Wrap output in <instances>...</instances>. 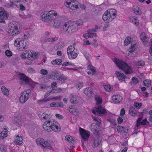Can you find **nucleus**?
Here are the masks:
<instances>
[{"label": "nucleus", "instance_id": "nucleus-17", "mask_svg": "<svg viewBox=\"0 0 152 152\" xmlns=\"http://www.w3.org/2000/svg\"><path fill=\"white\" fill-rule=\"evenodd\" d=\"M140 38L142 41L143 44L146 46L148 43V37L146 36V34L144 33H142L140 36Z\"/></svg>", "mask_w": 152, "mask_h": 152}, {"label": "nucleus", "instance_id": "nucleus-13", "mask_svg": "<svg viewBox=\"0 0 152 152\" xmlns=\"http://www.w3.org/2000/svg\"><path fill=\"white\" fill-rule=\"evenodd\" d=\"M9 14L6 11H4V9L2 8H0V22L5 23V22L3 18L7 19Z\"/></svg>", "mask_w": 152, "mask_h": 152}, {"label": "nucleus", "instance_id": "nucleus-44", "mask_svg": "<svg viewBox=\"0 0 152 152\" xmlns=\"http://www.w3.org/2000/svg\"><path fill=\"white\" fill-rule=\"evenodd\" d=\"M93 118L94 121H96V122L95 125H100L101 124V120L96 117L93 116Z\"/></svg>", "mask_w": 152, "mask_h": 152}, {"label": "nucleus", "instance_id": "nucleus-25", "mask_svg": "<svg viewBox=\"0 0 152 152\" xmlns=\"http://www.w3.org/2000/svg\"><path fill=\"white\" fill-rule=\"evenodd\" d=\"M48 12L52 20H54L58 16L57 12L55 10H51L49 11Z\"/></svg>", "mask_w": 152, "mask_h": 152}, {"label": "nucleus", "instance_id": "nucleus-9", "mask_svg": "<svg viewBox=\"0 0 152 152\" xmlns=\"http://www.w3.org/2000/svg\"><path fill=\"white\" fill-rule=\"evenodd\" d=\"M93 148H95L100 146L102 141V137L100 136H95V137L91 140H89Z\"/></svg>", "mask_w": 152, "mask_h": 152}, {"label": "nucleus", "instance_id": "nucleus-59", "mask_svg": "<svg viewBox=\"0 0 152 152\" xmlns=\"http://www.w3.org/2000/svg\"><path fill=\"white\" fill-rule=\"evenodd\" d=\"M150 42L151 45L149 47V52L150 54L152 55V39L150 40Z\"/></svg>", "mask_w": 152, "mask_h": 152}, {"label": "nucleus", "instance_id": "nucleus-48", "mask_svg": "<svg viewBox=\"0 0 152 152\" xmlns=\"http://www.w3.org/2000/svg\"><path fill=\"white\" fill-rule=\"evenodd\" d=\"M83 84L82 82L78 83L76 85V87L79 90L83 86Z\"/></svg>", "mask_w": 152, "mask_h": 152}, {"label": "nucleus", "instance_id": "nucleus-12", "mask_svg": "<svg viewBox=\"0 0 152 152\" xmlns=\"http://www.w3.org/2000/svg\"><path fill=\"white\" fill-rule=\"evenodd\" d=\"M26 53H25L27 56V58L31 60H34L37 57L38 54L34 52H31L28 50L26 51Z\"/></svg>", "mask_w": 152, "mask_h": 152}, {"label": "nucleus", "instance_id": "nucleus-21", "mask_svg": "<svg viewBox=\"0 0 152 152\" xmlns=\"http://www.w3.org/2000/svg\"><path fill=\"white\" fill-rule=\"evenodd\" d=\"M53 142L50 140L45 141L43 148H48L50 149H53Z\"/></svg>", "mask_w": 152, "mask_h": 152}, {"label": "nucleus", "instance_id": "nucleus-18", "mask_svg": "<svg viewBox=\"0 0 152 152\" xmlns=\"http://www.w3.org/2000/svg\"><path fill=\"white\" fill-rule=\"evenodd\" d=\"M50 17L48 12L46 13H44L41 16V18L42 20L44 22H52L53 20L51 19V18H50Z\"/></svg>", "mask_w": 152, "mask_h": 152}, {"label": "nucleus", "instance_id": "nucleus-39", "mask_svg": "<svg viewBox=\"0 0 152 152\" xmlns=\"http://www.w3.org/2000/svg\"><path fill=\"white\" fill-rule=\"evenodd\" d=\"M143 85L147 87L150 86L151 84V81L150 80H145L143 82Z\"/></svg>", "mask_w": 152, "mask_h": 152}, {"label": "nucleus", "instance_id": "nucleus-37", "mask_svg": "<svg viewBox=\"0 0 152 152\" xmlns=\"http://www.w3.org/2000/svg\"><path fill=\"white\" fill-rule=\"evenodd\" d=\"M48 101V99L47 98L39 100H38V104L39 105H43L46 104V102Z\"/></svg>", "mask_w": 152, "mask_h": 152}, {"label": "nucleus", "instance_id": "nucleus-27", "mask_svg": "<svg viewBox=\"0 0 152 152\" xmlns=\"http://www.w3.org/2000/svg\"><path fill=\"white\" fill-rule=\"evenodd\" d=\"M83 21L81 20H79L77 21H75L73 23L74 26H75V27L77 28V31L78 28H80V27L82 25Z\"/></svg>", "mask_w": 152, "mask_h": 152}, {"label": "nucleus", "instance_id": "nucleus-4", "mask_svg": "<svg viewBox=\"0 0 152 152\" xmlns=\"http://www.w3.org/2000/svg\"><path fill=\"white\" fill-rule=\"evenodd\" d=\"M15 46L18 47V49L19 51L24 50L28 48V43L23 39L20 38L16 39L14 42Z\"/></svg>", "mask_w": 152, "mask_h": 152}, {"label": "nucleus", "instance_id": "nucleus-19", "mask_svg": "<svg viewBox=\"0 0 152 152\" xmlns=\"http://www.w3.org/2000/svg\"><path fill=\"white\" fill-rule=\"evenodd\" d=\"M59 74L56 71H51L48 75V78H53L54 80H56Z\"/></svg>", "mask_w": 152, "mask_h": 152}, {"label": "nucleus", "instance_id": "nucleus-26", "mask_svg": "<svg viewBox=\"0 0 152 152\" xmlns=\"http://www.w3.org/2000/svg\"><path fill=\"white\" fill-rule=\"evenodd\" d=\"M117 131L118 132L127 133L128 131V129H126L124 126H118L117 127Z\"/></svg>", "mask_w": 152, "mask_h": 152}, {"label": "nucleus", "instance_id": "nucleus-10", "mask_svg": "<svg viewBox=\"0 0 152 152\" xmlns=\"http://www.w3.org/2000/svg\"><path fill=\"white\" fill-rule=\"evenodd\" d=\"M92 111L93 113L99 116L104 115L107 114L106 110L101 106L94 108Z\"/></svg>", "mask_w": 152, "mask_h": 152}, {"label": "nucleus", "instance_id": "nucleus-36", "mask_svg": "<svg viewBox=\"0 0 152 152\" xmlns=\"http://www.w3.org/2000/svg\"><path fill=\"white\" fill-rule=\"evenodd\" d=\"M65 140L69 143H73L75 141L74 137L69 135H68L66 136Z\"/></svg>", "mask_w": 152, "mask_h": 152}, {"label": "nucleus", "instance_id": "nucleus-47", "mask_svg": "<svg viewBox=\"0 0 152 152\" xmlns=\"http://www.w3.org/2000/svg\"><path fill=\"white\" fill-rule=\"evenodd\" d=\"M62 89L61 88H58L56 89H52V93H58L61 91Z\"/></svg>", "mask_w": 152, "mask_h": 152}, {"label": "nucleus", "instance_id": "nucleus-31", "mask_svg": "<svg viewBox=\"0 0 152 152\" xmlns=\"http://www.w3.org/2000/svg\"><path fill=\"white\" fill-rule=\"evenodd\" d=\"M50 105L51 107H62L64 106V104L63 103L61 102H52L51 103Z\"/></svg>", "mask_w": 152, "mask_h": 152}, {"label": "nucleus", "instance_id": "nucleus-5", "mask_svg": "<svg viewBox=\"0 0 152 152\" xmlns=\"http://www.w3.org/2000/svg\"><path fill=\"white\" fill-rule=\"evenodd\" d=\"M18 78L20 80L19 83L22 85H30L33 82L30 78L26 76L24 74L21 73L19 75Z\"/></svg>", "mask_w": 152, "mask_h": 152}, {"label": "nucleus", "instance_id": "nucleus-42", "mask_svg": "<svg viewBox=\"0 0 152 152\" xmlns=\"http://www.w3.org/2000/svg\"><path fill=\"white\" fill-rule=\"evenodd\" d=\"M131 41V38L129 37H127L125 40L124 44L125 45H127L130 43Z\"/></svg>", "mask_w": 152, "mask_h": 152}, {"label": "nucleus", "instance_id": "nucleus-20", "mask_svg": "<svg viewBox=\"0 0 152 152\" xmlns=\"http://www.w3.org/2000/svg\"><path fill=\"white\" fill-rule=\"evenodd\" d=\"M69 111L70 113L74 115H78L79 114V112L76 108L75 105H72L69 107Z\"/></svg>", "mask_w": 152, "mask_h": 152}, {"label": "nucleus", "instance_id": "nucleus-14", "mask_svg": "<svg viewBox=\"0 0 152 152\" xmlns=\"http://www.w3.org/2000/svg\"><path fill=\"white\" fill-rule=\"evenodd\" d=\"M80 132L82 138L84 141L88 140L90 135V132L82 129L80 130Z\"/></svg>", "mask_w": 152, "mask_h": 152}, {"label": "nucleus", "instance_id": "nucleus-52", "mask_svg": "<svg viewBox=\"0 0 152 152\" xmlns=\"http://www.w3.org/2000/svg\"><path fill=\"white\" fill-rule=\"evenodd\" d=\"M5 53L6 54V55L8 57H10L12 55V52L8 50H6L5 51Z\"/></svg>", "mask_w": 152, "mask_h": 152}, {"label": "nucleus", "instance_id": "nucleus-51", "mask_svg": "<svg viewBox=\"0 0 152 152\" xmlns=\"http://www.w3.org/2000/svg\"><path fill=\"white\" fill-rule=\"evenodd\" d=\"M95 99L96 102L98 103L99 104H102V100L101 98L100 97L95 96Z\"/></svg>", "mask_w": 152, "mask_h": 152}, {"label": "nucleus", "instance_id": "nucleus-23", "mask_svg": "<svg viewBox=\"0 0 152 152\" xmlns=\"http://www.w3.org/2000/svg\"><path fill=\"white\" fill-rule=\"evenodd\" d=\"M112 99L115 103H120L122 101V98L119 95H114L112 97Z\"/></svg>", "mask_w": 152, "mask_h": 152}, {"label": "nucleus", "instance_id": "nucleus-40", "mask_svg": "<svg viewBox=\"0 0 152 152\" xmlns=\"http://www.w3.org/2000/svg\"><path fill=\"white\" fill-rule=\"evenodd\" d=\"M1 90L4 94L6 96H8L9 94L8 89L5 86H2L1 88Z\"/></svg>", "mask_w": 152, "mask_h": 152}, {"label": "nucleus", "instance_id": "nucleus-2", "mask_svg": "<svg viewBox=\"0 0 152 152\" xmlns=\"http://www.w3.org/2000/svg\"><path fill=\"white\" fill-rule=\"evenodd\" d=\"M113 61L120 69L124 71L125 74H130L132 72V70L130 66L123 61L115 58Z\"/></svg>", "mask_w": 152, "mask_h": 152}, {"label": "nucleus", "instance_id": "nucleus-30", "mask_svg": "<svg viewBox=\"0 0 152 152\" xmlns=\"http://www.w3.org/2000/svg\"><path fill=\"white\" fill-rule=\"evenodd\" d=\"M133 11L135 14L138 15H140L142 13L140 8L137 6L133 7Z\"/></svg>", "mask_w": 152, "mask_h": 152}, {"label": "nucleus", "instance_id": "nucleus-53", "mask_svg": "<svg viewBox=\"0 0 152 152\" xmlns=\"http://www.w3.org/2000/svg\"><path fill=\"white\" fill-rule=\"evenodd\" d=\"M78 5L79 4L77 5L75 4H72V3L71 5V9L73 10L77 9L78 8Z\"/></svg>", "mask_w": 152, "mask_h": 152}, {"label": "nucleus", "instance_id": "nucleus-16", "mask_svg": "<svg viewBox=\"0 0 152 152\" xmlns=\"http://www.w3.org/2000/svg\"><path fill=\"white\" fill-rule=\"evenodd\" d=\"M93 90L91 88L88 87L85 89L84 92L88 98H92L94 97Z\"/></svg>", "mask_w": 152, "mask_h": 152}, {"label": "nucleus", "instance_id": "nucleus-11", "mask_svg": "<svg viewBox=\"0 0 152 152\" xmlns=\"http://www.w3.org/2000/svg\"><path fill=\"white\" fill-rule=\"evenodd\" d=\"M89 128L96 136H100L101 129L99 125H95L94 124H92L89 126Z\"/></svg>", "mask_w": 152, "mask_h": 152}, {"label": "nucleus", "instance_id": "nucleus-22", "mask_svg": "<svg viewBox=\"0 0 152 152\" xmlns=\"http://www.w3.org/2000/svg\"><path fill=\"white\" fill-rule=\"evenodd\" d=\"M67 77L63 74H60L56 80L61 83H65L67 80Z\"/></svg>", "mask_w": 152, "mask_h": 152}, {"label": "nucleus", "instance_id": "nucleus-1", "mask_svg": "<svg viewBox=\"0 0 152 152\" xmlns=\"http://www.w3.org/2000/svg\"><path fill=\"white\" fill-rule=\"evenodd\" d=\"M43 127L48 132L53 131L55 132H58L60 131V127L59 124L56 121L53 119L45 121L43 124Z\"/></svg>", "mask_w": 152, "mask_h": 152}, {"label": "nucleus", "instance_id": "nucleus-24", "mask_svg": "<svg viewBox=\"0 0 152 152\" xmlns=\"http://www.w3.org/2000/svg\"><path fill=\"white\" fill-rule=\"evenodd\" d=\"M115 74L116 75L118 80L121 81H123L126 78V76L118 71L115 72Z\"/></svg>", "mask_w": 152, "mask_h": 152}, {"label": "nucleus", "instance_id": "nucleus-62", "mask_svg": "<svg viewBox=\"0 0 152 152\" xmlns=\"http://www.w3.org/2000/svg\"><path fill=\"white\" fill-rule=\"evenodd\" d=\"M110 26V25L108 24H105L104 25V26L103 28V30L104 31L106 30L107 28Z\"/></svg>", "mask_w": 152, "mask_h": 152}, {"label": "nucleus", "instance_id": "nucleus-8", "mask_svg": "<svg viewBox=\"0 0 152 152\" xmlns=\"http://www.w3.org/2000/svg\"><path fill=\"white\" fill-rule=\"evenodd\" d=\"M67 53L69 59H73L77 56L78 54L75 51V48L73 46H69L67 49Z\"/></svg>", "mask_w": 152, "mask_h": 152}, {"label": "nucleus", "instance_id": "nucleus-38", "mask_svg": "<svg viewBox=\"0 0 152 152\" xmlns=\"http://www.w3.org/2000/svg\"><path fill=\"white\" fill-rule=\"evenodd\" d=\"M88 69L92 72V75L95 74L96 72L95 69V67L93 66L91 64H89L88 65Z\"/></svg>", "mask_w": 152, "mask_h": 152}, {"label": "nucleus", "instance_id": "nucleus-28", "mask_svg": "<svg viewBox=\"0 0 152 152\" xmlns=\"http://www.w3.org/2000/svg\"><path fill=\"white\" fill-rule=\"evenodd\" d=\"M22 140L23 138L22 137L17 136L16 137V139L14 142L16 145H20L23 143Z\"/></svg>", "mask_w": 152, "mask_h": 152}, {"label": "nucleus", "instance_id": "nucleus-55", "mask_svg": "<svg viewBox=\"0 0 152 152\" xmlns=\"http://www.w3.org/2000/svg\"><path fill=\"white\" fill-rule=\"evenodd\" d=\"M48 114H47L45 112H44V114H42V115L41 116V118H44V119H46L48 118Z\"/></svg>", "mask_w": 152, "mask_h": 152}, {"label": "nucleus", "instance_id": "nucleus-43", "mask_svg": "<svg viewBox=\"0 0 152 152\" xmlns=\"http://www.w3.org/2000/svg\"><path fill=\"white\" fill-rule=\"evenodd\" d=\"M134 107L137 109H140L142 106V104L141 103H138L135 102L134 104Z\"/></svg>", "mask_w": 152, "mask_h": 152}, {"label": "nucleus", "instance_id": "nucleus-41", "mask_svg": "<svg viewBox=\"0 0 152 152\" xmlns=\"http://www.w3.org/2000/svg\"><path fill=\"white\" fill-rule=\"evenodd\" d=\"M6 147L2 144H0V152H6Z\"/></svg>", "mask_w": 152, "mask_h": 152}, {"label": "nucleus", "instance_id": "nucleus-57", "mask_svg": "<svg viewBox=\"0 0 152 152\" xmlns=\"http://www.w3.org/2000/svg\"><path fill=\"white\" fill-rule=\"evenodd\" d=\"M48 38V42H55L57 40V37H52V38Z\"/></svg>", "mask_w": 152, "mask_h": 152}, {"label": "nucleus", "instance_id": "nucleus-63", "mask_svg": "<svg viewBox=\"0 0 152 152\" xmlns=\"http://www.w3.org/2000/svg\"><path fill=\"white\" fill-rule=\"evenodd\" d=\"M84 45H89L91 44L89 42V41L88 40L86 39H84Z\"/></svg>", "mask_w": 152, "mask_h": 152}, {"label": "nucleus", "instance_id": "nucleus-6", "mask_svg": "<svg viewBox=\"0 0 152 152\" xmlns=\"http://www.w3.org/2000/svg\"><path fill=\"white\" fill-rule=\"evenodd\" d=\"M63 29L64 31L69 34H72L77 31L75 26L73 23H69L68 22H66L64 25Z\"/></svg>", "mask_w": 152, "mask_h": 152}, {"label": "nucleus", "instance_id": "nucleus-34", "mask_svg": "<svg viewBox=\"0 0 152 152\" xmlns=\"http://www.w3.org/2000/svg\"><path fill=\"white\" fill-rule=\"evenodd\" d=\"M70 101L73 104H76L78 103V101L77 100L76 96H74L72 94L70 95Z\"/></svg>", "mask_w": 152, "mask_h": 152}, {"label": "nucleus", "instance_id": "nucleus-58", "mask_svg": "<svg viewBox=\"0 0 152 152\" xmlns=\"http://www.w3.org/2000/svg\"><path fill=\"white\" fill-rule=\"evenodd\" d=\"M132 80L133 81V82L135 84H137L138 82V80L135 77H133L132 79Z\"/></svg>", "mask_w": 152, "mask_h": 152}, {"label": "nucleus", "instance_id": "nucleus-3", "mask_svg": "<svg viewBox=\"0 0 152 152\" xmlns=\"http://www.w3.org/2000/svg\"><path fill=\"white\" fill-rule=\"evenodd\" d=\"M8 34L11 36H15L20 33V26L18 23L14 21L9 25Z\"/></svg>", "mask_w": 152, "mask_h": 152}, {"label": "nucleus", "instance_id": "nucleus-46", "mask_svg": "<svg viewBox=\"0 0 152 152\" xmlns=\"http://www.w3.org/2000/svg\"><path fill=\"white\" fill-rule=\"evenodd\" d=\"M149 122L147 120V118H145L141 122V125H144L146 124H148Z\"/></svg>", "mask_w": 152, "mask_h": 152}, {"label": "nucleus", "instance_id": "nucleus-64", "mask_svg": "<svg viewBox=\"0 0 152 152\" xmlns=\"http://www.w3.org/2000/svg\"><path fill=\"white\" fill-rule=\"evenodd\" d=\"M57 83L56 82H53L51 84V87L53 89H54V88H56L57 85Z\"/></svg>", "mask_w": 152, "mask_h": 152}, {"label": "nucleus", "instance_id": "nucleus-35", "mask_svg": "<svg viewBox=\"0 0 152 152\" xmlns=\"http://www.w3.org/2000/svg\"><path fill=\"white\" fill-rule=\"evenodd\" d=\"M62 61L61 59L57 58L51 61V64L53 65H60L62 64Z\"/></svg>", "mask_w": 152, "mask_h": 152}, {"label": "nucleus", "instance_id": "nucleus-33", "mask_svg": "<svg viewBox=\"0 0 152 152\" xmlns=\"http://www.w3.org/2000/svg\"><path fill=\"white\" fill-rule=\"evenodd\" d=\"M36 143L37 145H40L42 147H44L45 142L44 139L42 138H38L36 140Z\"/></svg>", "mask_w": 152, "mask_h": 152}, {"label": "nucleus", "instance_id": "nucleus-50", "mask_svg": "<svg viewBox=\"0 0 152 152\" xmlns=\"http://www.w3.org/2000/svg\"><path fill=\"white\" fill-rule=\"evenodd\" d=\"M136 44H131V45L130 48L129 49V51L130 53H132L135 50V47L136 46Z\"/></svg>", "mask_w": 152, "mask_h": 152}, {"label": "nucleus", "instance_id": "nucleus-29", "mask_svg": "<svg viewBox=\"0 0 152 152\" xmlns=\"http://www.w3.org/2000/svg\"><path fill=\"white\" fill-rule=\"evenodd\" d=\"M106 12H107L108 14L111 16L112 17V16H114V19L116 17V10L113 9H110L109 10H107Z\"/></svg>", "mask_w": 152, "mask_h": 152}, {"label": "nucleus", "instance_id": "nucleus-56", "mask_svg": "<svg viewBox=\"0 0 152 152\" xmlns=\"http://www.w3.org/2000/svg\"><path fill=\"white\" fill-rule=\"evenodd\" d=\"M40 73L43 75H45L48 74V72L46 69H42L40 71Z\"/></svg>", "mask_w": 152, "mask_h": 152}, {"label": "nucleus", "instance_id": "nucleus-32", "mask_svg": "<svg viewBox=\"0 0 152 152\" xmlns=\"http://www.w3.org/2000/svg\"><path fill=\"white\" fill-rule=\"evenodd\" d=\"M129 113L133 116H135L137 115V113L135 108L133 106L131 107L129 110Z\"/></svg>", "mask_w": 152, "mask_h": 152}, {"label": "nucleus", "instance_id": "nucleus-7", "mask_svg": "<svg viewBox=\"0 0 152 152\" xmlns=\"http://www.w3.org/2000/svg\"><path fill=\"white\" fill-rule=\"evenodd\" d=\"M31 92L30 89L26 90L21 92L19 98L20 102L21 104L25 103L28 100Z\"/></svg>", "mask_w": 152, "mask_h": 152}, {"label": "nucleus", "instance_id": "nucleus-15", "mask_svg": "<svg viewBox=\"0 0 152 152\" xmlns=\"http://www.w3.org/2000/svg\"><path fill=\"white\" fill-rule=\"evenodd\" d=\"M114 16L112 17L108 13L106 12V11L104 14L103 15L102 18L104 21H105L106 23H108L114 19Z\"/></svg>", "mask_w": 152, "mask_h": 152}, {"label": "nucleus", "instance_id": "nucleus-61", "mask_svg": "<svg viewBox=\"0 0 152 152\" xmlns=\"http://www.w3.org/2000/svg\"><path fill=\"white\" fill-rule=\"evenodd\" d=\"M132 22L134 23L135 25H137L139 24V23L138 22V20H137L136 18H134L132 19Z\"/></svg>", "mask_w": 152, "mask_h": 152}, {"label": "nucleus", "instance_id": "nucleus-54", "mask_svg": "<svg viewBox=\"0 0 152 152\" xmlns=\"http://www.w3.org/2000/svg\"><path fill=\"white\" fill-rule=\"evenodd\" d=\"M84 54L87 60H88V61H89V60L91 58L90 55L87 53H86Z\"/></svg>", "mask_w": 152, "mask_h": 152}, {"label": "nucleus", "instance_id": "nucleus-60", "mask_svg": "<svg viewBox=\"0 0 152 152\" xmlns=\"http://www.w3.org/2000/svg\"><path fill=\"white\" fill-rule=\"evenodd\" d=\"M28 71L30 73H33L35 72L34 69L32 68H29L28 69Z\"/></svg>", "mask_w": 152, "mask_h": 152}, {"label": "nucleus", "instance_id": "nucleus-45", "mask_svg": "<svg viewBox=\"0 0 152 152\" xmlns=\"http://www.w3.org/2000/svg\"><path fill=\"white\" fill-rule=\"evenodd\" d=\"M104 87L105 90L108 92L111 91L113 89V88L110 85H105Z\"/></svg>", "mask_w": 152, "mask_h": 152}, {"label": "nucleus", "instance_id": "nucleus-49", "mask_svg": "<svg viewBox=\"0 0 152 152\" xmlns=\"http://www.w3.org/2000/svg\"><path fill=\"white\" fill-rule=\"evenodd\" d=\"M145 64V62L141 60L137 62L136 63V65L137 66H143Z\"/></svg>", "mask_w": 152, "mask_h": 152}]
</instances>
